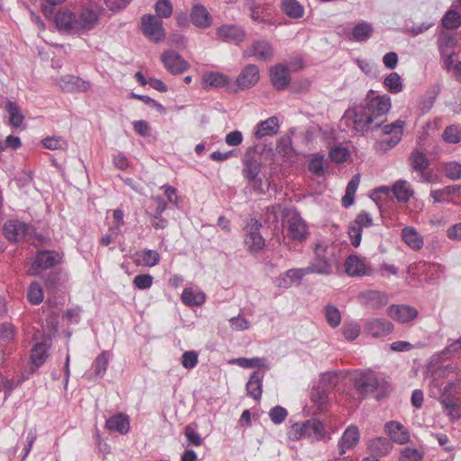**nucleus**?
<instances>
[{
	"label": "nucleus",
	"mask_w": 461,
	"mask_h": 461,
	"mask_svg": "<svg viewBox=\"0 0 461 461\" xmlns=\"http://www.w3.org/2000/svg\"><path fill=\"white\" fill-rule=\"evenodd\" d=\"M281 8L286 15L292 18H301L303 15V8L296 0H283Z\"/></svg>",
	"instance_id": "43"
},
{
	"label": "nucleus",
	"mask_w": 461,
	"mask_h": 461,
	"mask_svg": "<svg viewBox=\"0 0 461 461\" xmlns=\"http://www.w3.org/2000/svg\"><path fill=\"white\" fill-rule=\"evenodd\" d=\"M443 172L446 177L451 180L461 178V163L456 161L447 162L443 166Z\"/></svg>",
	"instance_id": "50"
},
{
	"label": "nucleus",
	"mask_w": 461,
	"mask_h": 461,
	"mask_svg": "<svg viewBox=\"0 0 461 461\" xmlns=\"http://www.w3.org/2000/svg\"><path fill=\"white\" fill-rule=\"evenodd\" d=\"M411 167L418 172L424 171L429 167V160L425 154L420 151H413L410 156Z\"/></svg>",
	"instance_id": "47"
},
{
	"label": "nucleus",
	"mask_w": 461,
	"mask_h": 461,
	"mask_svg": "<svg viewBox=\"0 0 461 461\" xmlns=\"http://www.w3.org/2000/svg\"><path fill=\"white\" fill-rule=\"evenodd\" d=\"M393 330V323L385 319L368 320L365 324V330L374 338L387 336Z\"/></svg>",
	"instance_id": "17"
},
{
	"label": "nucleus",
	"mask_w": 461,
	"mask_h": 461,
	"mask_svg": "<svg viewBox=\"0 0 461 461\" xmlns=\"http://www.w3.org/2000/svg\"><path fill=\"white\" fill-rule=\"evenodd\" d=\"M454 371L455 368L450 366L436 368L429 376V395L438 400L443 407V411L451 420H457L461 417V402L456 394L461 390V379L449 381L445 386H442L441 382Z\"/></svg>",
	"instance_id": "1"
},
{
	"label": "nucleus",
	"mask_w": 461,
	"mask_h": 461,
	"mask_svg": "<svg viewBox=\"0 0 461 461\" xmlns=\"http://www.w3.org/2000/svg\"><path fill=\"white\" fill-rule=\"evenodd\" d=\"M270 79L274 87L277 90L285 89L290 84V71L287 66L277 64L270 68Z\"/></svg>",
	"instance_id": "18"
},
{
	"label": "nucleus",
	"mask_w": 461,
	"mask_h": 461,
	"mask_svg": "<svg viewBox=\"0 0 461 461\" xmlns=\"http://www.w3.org/2000/svg\"><path fill=\"white\" fill-rule=\"evenodd\" d=\"M61 260V256L51 250H41L36 255L35 260L32 265V275H38L40 270H44L54 267Z\"/></svg>",
	"instance_id": "11"
},
{
	"label": "nucleus",
	"mask_w": 461,
	"mask_h": 461,
	"mask_svg": "<svg viewBox=\"0 0 461 461\" xmlns=\"http://www.w3.org/2000/svg\"><path fill=\"white\" fill-rule=\"evenodd\" d=\"M216 36L221 41L238 45L245 40L246 32L235 24H223L216 29Z\"/></svg>",
	"instance_id": "10"
},
{
	"label": "nucleus",
	"mask_w": 461,
	"mask_h": 461,
	"mask_svg": "<svg viewBox=\"0 0 461 461\" xmlns=\"http://www.w3.org/2000/svg\"><path fill=\"white\" fill-rule=\"evenodd\" d=\"M142 31L145 36L154 42H159L165 39L163 23L152 14H146L141 18Z\"/></svg>",
	"instance_id": "8"
},
{
	"label": "nucleus",
	"mask_w": 461,
	"mask_h": 461,
	"mask_svg": "<svg viewBox=\"0 0 461 461\" xmlns=\"http://www.w3.org/2000/svg\"><path fill=\"white\" fill-rule=\"evenodd\" d=\"M402 239L414 250H419L423 246L422 236L413 227L403 228L402 230Z\"/></svg>",
	"instance_id": "32"
},
{
	"label": "nucleus",
	"mask_w": 461,
	"mask_h": 461,
	"mask_svg": "<svg viewBox=\"0 0 461 461\" xmlns=\"http://www.w3.org/2000/svg\"><path fill=\"white\" fill-rule=\"evenodd\" d=\"M261 168L260 159L256 157L251 149H248L242 159V176L258 194H264L268 188V184L265 187L260 176Z\"/></svg>",
	"instance_id": "4"
},
{
	"label": "nucleus",
	"mask_w": 461,
	"mask_h": 461,
	"mask_svg": "<svg viewBox=\"0 0 461 461\" xmlns=\"http://www.w3.org/2000/svg\"><path fill=\"white\" fill-rule=\"evenodd\" d=\"M326 320L328 323L335 328L338 327L341 321V315L339 311L334 306H327L325 310Z\"/></svg>",
	"instance_id": "57"
},
{
	"label": "nucleus",
	"mask_w": 461,
	"mask_h": 461,
	"mask_svg": "<svg viewBox=\"0 0 461 461\" xmlns=\"http://www.w3.org/2000/svg\"><path fill=\"white\" fill-rule=\"evenodd\" d=\"M265 376V371L256 370L254 371L246 384L248 394L256 401H259L262 394L263 379Z\"/></svg>",
	"instance_id": "27"
},
{
	"label": "nucleus",
	"mask_w": 461,
	"mask_h": 461,
	"mask_svg": "<svg viewBox=\"0 0 461 461\" xmlns=\"http://www.w3.org/2000/svg\"><path fill=\"white\" fill-rule=\"evenodd\" d=\"M374 32L372 24L366 22L357 23L348 35L350 41H367Z\"/></svg>",
	"instance_id": "35"
},
{
	"label": "nucleus",
	"mask_w": 461,
	"mask_h": 461,
	"mask_svg": "<svg viewBox=\"0 0 461 461\" xmlns=\"http://www.w3.org/2000/svg\"><path fill=\"white\" fill-rule=\"evenodd\" d=\"M17 329L11 322L0 323V341L2 344H10L15 340Z\"/></svg>",
	"instance_id": "44"
},
{
	"label": "nucleus",
	"mask_w": 461,
	"mask_h": 461,
	"mask_svg": "<svg viewBox=\"0 0 461 461\" xmlns=\"http://www.w3.org/2000/svg\"><path fill=\"white\" fill-rule=\"evenodd\" d=\"M391 108L388 95H379L371 99L366 105H357L348 109L344 120L353 124L358 132L379 128L385 121V115Z\"/></svg>",
	"instance_id": "2"
},
{
	"label": "nucleus",
	"mask_w": 461,
	"mask_h": 461,
	"mask_svg": "<svg viewBox=\"0 0 461 461\" xmlns=\"http://www.w3.org/2000/svg\"><path fill=\"white\" fill-rule=\"evenodd\" d=\"M390 439L398 444H405L410 439L409 431L402 424L397 421H389L384 426Z\"/></svg>",
	"instance_id": "25"
},
{
	"label": "nucleus",
	"mask_w": 461,
	"mask_h": 461,
	"mask_svg": "<svg viewBox=\"0 0 461 461\" xmlns=\"http://www.w3.org/2000/svg\"><path fill=\"white\" fill-rule=\"evenodd\" d=\"M259 80V69L254 64L247 65L237 77V84L240 89H249Z\"/></svg>",
	"instance_id": "20"
},
{
	"label": "nucleus",
	"mask_w": 461,
	"mask_h": 461,
	"mask_svg": "<svg viewBox=\"0 0 461 461\" xmlns=\"http://www.w3.org/2000/svg\"><path fill=\"white\" fill-rule=\"evenodd\" d=\"M359 183H360L359 175L354 176L351 178V180L348 182L347 188H346V194L342 197V204L344 207L348 208L354 203V196L357 190Z\"/></svg>",
	"instance_id": "41"
},
{
	"label": "nucleus",
	"mask_w": 461,
	"mask_h": 461,
	"mask_svg": "<svg viewBox=\"0 0 461 461\" xmlns=\"http://www.w3.org/2000/svg\"><path fill=\"white\" fill-rule=\"evenodd\" d=\"M345 272L349 276H363L371 275V270L365 258L357 255H350L344 264Z\"/></svg>",
	"instance_id": "13"
},
{
	"label": "nucleus",
	"mask_w": 461,
	"mask_h": 461,
	"mask_svg": "<svg viewBox=\"0 0 461 461\" xmlns=\"http://www.w3.org/2000/svg\"><path fill=\"white\" fill-rule=\"evenodd\" d=\"M392 447L393 446L391 441L383 437L375 438L368 443L370 452L376 456L387 455L391 451Z\"/></svg>",
	"instance_id": "38"
},
{
	"label": "nucleus",
	"mask_w": 461,
	"mask_h": 461,
	"mask_svg": "<svg viewBox=\"0 0 461 461\" xmlns=\"http://www.w3.org/2000/svg\"><path fill=\"white\" fill-rule=\"evenodd\" d=\"M359 437L358 428L354 425L348 426L338 444L339 454L343 455L348 449L355 447L359 441Z\"/></svg>",
	"instance_id": "24"
},
{
	"label": "nucleus",
	"mask_w": 461,
	"mask_h": 461,
	"mask_svg": "<svg viewBox=\"0 0 461 461\" xmlns=\"http://www.w3.org/2000/svg\"><path fill=\"white\" fill-rule=\"evenodd\" d=\"M363 302L372 307L380 308L387 304L388 296L386 294L379 291H366L361 294Z\"/></svg>",
	"instance_id": "33"
},
{
	"label": "nucleus",
	"mask_w": 461,
	"mask_h": 461,
	"mask_svg": "<svg viewBox=\"0 0 461 461\" xmlns=\"http://www.w3.org/2000/svg\"><path fill=\"white\" fill-rule=\"evenodd\" d=\"M348 157L349 152L344 147L336 146L330 150V158L335 163H343Z\"/></svg>",
	"instance_id": "56"
},
{
	"label": "nucleus",
	"mask_w": 461,
	"mask_h": 461,
	"mask_svg": "<svg viewBox=\"0 0 461 461\" xmlns=\"http://www.w3.org/2000/svg\"><path fill=\"white\" fill-rule=\"evenodd\" d=\"M155 11L158 16L168 18L173 14V5L169 0H158L155 5Z\"/></svg>",
	"instance_id": "55"
},
{
	"label": "nucleus",
	"mask_w": 461,
	"mask_h": 461,
	"mask_svg": "<svg viewBox=\"0 0 461 461\" xmlns=\"http://www.w3.org/2000/svg\"><path fill=\"white\" fill-rule=\"evenodd\" d=\"M442 24L446 29L453 30L461 24V14L454 10H449L442 18Z\"/></svg>",
	"instance_id": "49"
},
{
	"label": "nucleus",
	"mask_w": 461,
	"mask_h": 461,
	"mask_svg": "<svg viewBox=\"0 0 461 461\" xmlns=\"http://www.w3.org/2000/svg\"><path fill=\"white\" fill-rule=\"evenodd\" d=\"M161 61L172 74H181L188 68V63L174 50H167L161 55Z\"/></svg>",
	"instance_id": "14"
},
{
	"label": "nucleus",
	"mask_w": 461,
	"mask_h": 461,
	"mask_svg": "<svg viewBox=\"0 0 461 461\" xmlns=\"http://www.w3.org/2000/svg\"><path fill=\"white\" fill-rule=\"evenodd\" d=\"M230 324L234 331H243L249 328V321L242 315L232 317L230 320Z\"/></svg>",
	"instance_id": "63"
},
{
	"label": "nucleus",
	"mask_w": 461,
	"mask_h": 461,
	"mask_svg": "<svg viewBox=\"0 0 461 461\" xmlns=\"http://www.w3.org/2000/svg\"><path fill=\"white\" fill-rule=\"evenodd\" d=\"M48 346L46 343H37L32 349L31 360L34 367H31V370L34 372L40 367L48 358Z\"/></svg>",
	"instance_id": "36"
},
{
	"label": "nucleus",
	"mask_w": 461,
	"mask_h": 461,
	"mask_svg": "<svg viewBox=\"0 0 461 461\" xmlns=\"http://www.w3.org/2000/svg\"><path fill=\"white\" fill-rule=\"evenodd\" d=\"M460 189L458 185H449L442 189H436L430 192V197L434 203H442L447 201V197L457 193Z\"/></svg>",
	"instance_id": "45"
},
{
	"label": "nucleus",
	"mask_w": 461,
	"mask_h": 461,
	"mask_svg": "<svg viewBox=\"0 0 461 461\" xmlns=\"http://www.w3.org/2000/svg\"><path fill=\"white\" fill-rule=\"evenodd\" d=\"M287 217V237L298 242L305 240L309 231L304 220L296 212L289 213Z\"/></svg>",
	"instance_id": "7"
},
{
	"label": "nucleus",
	"mask_w": 461,
	"mask_h": 461,
	"mask_svg": "<svg viewBox=\"0 0 461 461\" xmlns=\"http://www.w3.org/2000/svg\"><path fill=\"white\" fill-rule=\"evenodd\" d=\"M309 275L305 267L291 268L281 274L276 279V285L279 288H288L294 283H300L303 276Z\"/></svg>",
	"instance_id": "22"
},
{
	"label": "nucleus",
	"mask_w": 461,
	"mask_h": 461,
	"mask_svg": "<svg viewBox=\"0 0 461 461\" xmlns=\"http://www.w3.org/2000/svg\"><path fill=\"white\" fill-rule=\"evenodd\" d=\"M55 23L60 31L78 33L77 14L68 10L58 12L55 15Z\"/></svg>",
	"instance_id": "21"
},
{
	"label": "nucleus",
	"mask_w": 461,
	"mask_h": 461,
	"mask_svg": "<svg viewBox=\"0 0 461 461\" xmlns=\"http://www.w3.org/2000/svg\"><path fill=\"white\" fill-rule=\"evenodd\" d=\"M59 88L65 92H86L91 88V83L73 75L61 76L56 80Z\"/></svg>",
	"instance_id": "12"
},
{
	"label": "nucleus",
	"mask_w": 461,
	"mask_h": 461,
	"mask_svg": "<svg viewBox=\"0 0 461 461\" xmlns=\"http://www.w3.org/2000/svg\"><path fill=\"white\" fill-rule=\"evenodd\" d=\"M230 364L238 365L243 368L251 367H267L268 368L267 360L265 357H239L230 361Z\"/></svg>",
	"instance_id": "40"
},
{
	"label": "nucleus",
	"mask_w": 461,
	"mask_h": 461,
	"mask_svg": "<svg viewBox=\"0 0 461 461\" xmlns=\"http://www.w3.org/2000/svg\"><path fill=\"white\" fill-rule=\"evenodd\" d=\"M185 436L191 445L199 447L203 443V438L192 425H188L185 428Z\"/></svg>",
	"instance_id": "64"
},
{
	"label": "nucleus",
	"mask_w": 461,
	"mask_h": 461,
	"mask_svg": "<svg viewBox=\"0 0 461 461\" xmlns=\"http://www.w3.org/2000/svg\"><path fill=\"white\" fill-rule=\"evenodd\" d=\"M384 84L386 86V88L388 89V91L391 93L396 94L402 90V84L401 81V77L395 72L389 74L384 78Z\"/></svg>",
	"instance_id": "51"
},
{
	"label": "nucleus",
	"mask_w": 461,
	"mask_h": 461,
	"mask_svg": "<svg viewBox=\"0 0 461 461\" xmlns=\"http://www.w3.org/2000/svg\"><path fill=\"white\" fill-rule=\"evenodd\" d=\"M190 18L193 24L200 29L209 28L212 23V18L208 10L201 4L193 5Z\"/></svg>",
	"instance_id": "23"
},
{
	"label": "nucleus",
	"mask_w": 461,
	"mask_h": 461,
	"mask_svg": "<svg viewBox=\"0 0 461 461\" xmlns=\"http://www.w3.org/2000/svg\"><path fill=\"white\" fill-rule=\"evenodd\" d=\"M392 191L399 202H408L413 194V190L405 180L397 181Z\"/></svg>",
	"instance_id": "39"
},
{
	"label": "nucleus",
	"mask_w": 461,
	"mask_h": 461,
	"mask_svg": "<svg viewBox=\"0 0 461 461\" xmlns=\"http://www.w3.org/2000/svg\"><path fill=\"white\" fill-rule=\"evenodd\" d=\"M43 146L48 149H65L68 143L62 138L48 137L42 140Z\"/></svg>",
	"instance_id": "58"
},
{
	"label": "nucleus",
	"mask_w": 461,
	"mask_h": 461,
	"mask_svg": "<svg viewBox=\"0 0 461 461\" xmlns=\"http://www.w3.org/2000/svg\"><path fill=\"white\" fill-rule=\"evenodd\" d=\"M335 247L324 240L315 243L313 248V258L305 267L309 274L330 276L333 272V267L337 264Z\"/></svg>",
	"instance_id": "3"
},
{
	"label": "nucleus",
	"mask_w": 461,
	"mask_h": 461,
	"mask_svg": "<svg viewBox=\"0 0 461 461\" xmlns=\"http://www.w3.org/2000/svg\"><path fill=\"white\" fill-rule=\"evenodd\" d=\"M423 454L417 448L405 447L402 450L401 461H422Z\"/></svg>",
	"instance_id": "60"
},
{
	"label": "nucleus",
	"mask_w": 461,
	"mask_h": 461,
	"mask_svg": "<svg viewBox=\"0 0 461 461\" xmlns=\"http://www.w3.org/2000/svg\"><path fill=\"white\" fill-rule=\"evenodd\" d=\"M27 298L29 302L32 304H39L43 300V290L41 286L36 283L32 282L28 289Z\"/></svg>",
	"instance_id": "52"
},
{
	"label": "nucleus",
	"mask_w": 461,
	"mask_h": 461,
	"mask_svg": "<svg viewBox=\"0 0 461 461\" xmlns=\"http://www.w3.org/2000/svg\"><path fill=\"white\" fill-rule=\"evenodd\" d=\"M442 139L450 144L461 142V127L455 124L447 126L442 133Z\"/></svg>",
	"instance_id": "46"
},
{
	"label": "nucleus",
	"mask_w": 461,
	"mask_h": 461,
	"mask_svg": "<svg viewBox=\"0 0 461 461\" xmlns=\"http://www.w3.org/2000/svg\"><path fill=\"white\" fill-rule=\"evenodd\" d=\"M274 54L273 45L267 40L255 41L243 51L244 57L255 58L259 61L271 60L274 58Z\"/></svg>",
	"instance_id": "6"
},
{
	"label": "nucleus",
	"mask_w": 461,
	"mask_h": 461,
	"mask_svg": "<svg viewBox=\"0 0 461 461\" xmlns=\"http://www.w3.org/2000/svg\"><path fill=\"white\" fill-rule=\"evenodd\" d=\"M279 131V121L276 116L267 118L258 123L254 136L260 140L264 137L276 135Z\"/></svg>",
	"instance_id": "28"
},
{
	"label": "nucleus",
	"mask_w": 461,
	"mask_h": 461,
	"mask_svg": "<svg viewBox=\"0 0 461 461\" xmlns=\"http://www.w3.org/2000/svg\"><path fill=\"white\" fill-rule=\"evenodd\" d=\"M378 384V378L373 372L362 373L355 380V387L362 395L375 392Z\"/></svg>",
	"instance_id": "19"
},
{
	"label": "nucleus",
	"mask_w": 461,
	"mask_h": 461,
	"mask_svg": "<svg viewBox=\"0 0 461 461\" xmlns=\"http://www.w3.org/2000/svg\"><path fill=\"white\" fill-rule=\"evenodd\" d=\"M105 428L110 431H117L120 434H127L130 430L129 418L122 413L110 417L105 422Z\"/></svg>",
	"instance_id": "31"
},
{
	"label": "nucleus",
	"mask_w": 461,
	"mask_h": 461,
	"mask_svg": "<svg viewBox=\"0 0 461 461\" xmlns=\"http://www.w3.org/2000/svg\"><path fill=\"white\" fill-rule=\"evenodd\" d=\"M360 334V325L357 322L351 321L343 326V335L348 340H354Z\"/></svg>",
	"instance_id": "59"
},
{
	"label": "nucleus",
	"mask_w": 461,
	"mask_h": 461,
	"mask_svg": "<svg viewBox=\"0 0 461 461\" xmlns=\"http://www.w3.org/2000/svg\"><path fill=\"white\" fill-rule=\"evenodd\" d=\"M110 357L111 355L108 351H103L95 357L93 367L95 368V374L96 375H103L105 373Z\"/></svg>",
	"instance_id": "48"
},
{
	"label": "nucleus",
	"mask_w": 461,
	"mask_h": 461,
	"mask_svg": "<svg viewBox=\"0 0 461 461\" xmlns=\"http://www.w3.org/2000/svg\"><path fill=\"white\" fill-rule=\"evenodd\" d=\"M446 59L444 60V65L447 70H452L458 79L461 80V61H455L452 53L443 54Z\"/></svg>",
	"instance_id": "61"
},
{
	"label": "nucleus",
	"mask_w": 461,
	"mask_h": 461,
	"mask_svg": "<svg viewBox=\"0 0 461 461\" xmlns=\"http://www.w3.org/2000/svg\"><path fill=\"white\" fill-rule=\"evenodd\" d=\"M229 83V77L220 72H206L202 77V86L206 90L222 87Z\"/></svg>",
	"instance_id": "29"
},
{
	"label": "nucleus",
	"mask_w": 461,
	"mask_h": 461,
	"mask_svg": "<svg viewBox=\"0 0 461 461\" xmlns=\"http://www.w3.org/2000/svg\"><path fill=\"white\" fill-rule=\"evenodd\" d=\"M198 363V354L194 350L185 351L181 357V364L186 369L194 368Z\"/></svg>",
	"instance_id": "62"
},
{
	"label": "nucleus",
	"mask_w": 461,
	"mask_h": 461,
	"mask_svg": "<svg viewBox=\"0 0 461 461\" xmlns=\"http://www.w3.org/2000/svg\"><path fill=\"white\" fill-rule=\"evenodd\" d=\"M3 231L7 240L18 242L28 233V226L18 220H10L5 223Z\"/></svg>",
	"instance_id": "16"
},
{
	"label": "nucleus",
	"mask_w": 461,
	"mask_h": 461,
	"mask_svg": "<svg viewBox=\"0 0 461 461\" xmlns=\"http://www.w3.org/2000/svg\"><path fill=\"white\" fill-rule=\"evenodd\" d=\"M328 390L324 387L314 388L312 392V401L321 410L328 402Z\"/></svg>",
	"instance_id": "53"
},
{
	"label": "nucleus",
	"mask_w": 461,
	"mask_h": 461,
	"mask_svg": "<svg viewBox=\"0 0 461 461\" xmlns=\"http://www.w3.org/2000/svg\"><path fill=\"white\" fill-rule=\"evenodd\" d=\"M5 110L9 113L10 124L14 128L20 127L24 120V116L18 105L14 102L8 101L5 104Z\"/></svg>",
	"instance_id": "42"
},
{
	"label": "nucleus",
	"mask_w": 461,
	"mask_h": 461,
	"mask_svg": "<svg viewBox=\"0 0 461 461\" xmlns=\"http://www.w3.org/2000/svg\"><path fill=\"white\" fill-rule=\"evenodd\" d=\"M306 437L311 441H320L325 438L326 430L321 421L310 419L304 421Z\"/></svg>",
	"instance_id": "30"
},
{
	"label": "nucleus",
	"mask_w": 461,
	"mask_h": 461,
	"mask_svg": "<svg viewBox=\"0 0 461 461\" xmlns=\"http://www.w3.org/2000/svg\"><path fill=\"white\" fill-rule=\"evenodd\" d=\"M181 299L188 306H200L205 302V294L202 291L186 287L181 294Z\"/></svg>",
	"instance_id": "37"
},
{
	"label": "nucleus",
	"mask_w": 461,
	"mask_h": 461,
	"mask_svg": "<svg viewBox=\"0 0 461 461\" xmlns=\"http://www.w3.org/2000/svg\"><path fill=\"white\" fill-rule=\"evenodd\" d=\"M373 225V219L368 212H362L349 223L348 236L352 246L358 247L361 242L362 230Z\"/></svg>",
	"instance_id": "9"
},
{
	"label": "nucleus",
	"mask_w": 461,
	"mask_h": 461,
	"mask_svg": "<svg viewBox=\"0 0 461 461\" xmlns=\"http://www.w3.org/2000/svg\"><path fill=\"white\" fill-rule=\"evenodd\" d=\"M287 435L288 438L294 441L307 438L304 421L293 424L289 428Z\"/></svg>",
	"instance_id": "54"
},
{
	"label": "nucleus",
	"mask_w": 461,
	"mask_h": 461,
	"mask_svg": "<svg viewBox=\"0 0 461 461\" xmlns=\"http://www.w3.org/2000/svg\"><path fill=\"white\" fill-rule=\"evenodd\" d=\"M388 315L394 321L406 323L418 316V311L405 304H393L387 309Z\"/></svg>",
	"instance_id": "15"
},
{
	"label": "nucleus",
	"mask_w": 461,
	"mask_h": 461,
	"mask_svg": "<svg viewBox=\"0 0 461 461\" xmlns=\"http://www.w3.org/2000/svg\"><path fill=\"white\" fill-rule=\"evenodd\" d=\"M260 223L255 221L250 231L246 235L244 243L250 252H258L265 247V240L259 232Z\"/></svg>",
	"instance_id": "26"
},
{
	"label": "nucleus",
	"mask_w": 461,
	"mask_h": 461,
	"mask_svg": "<svg viewBox=\"0 0 461 461\" xmlns=\"http://www.w3.org/2000/svg\"><path fill=\"white\" fill-rule=\"evenodd\" d=\"M101 9L96 5L83 6L77 14L78 33L93 30L98 23Z\"/></svg>",
	"instance_id": "5"
},
{
	"label": "nucleus",
	"mask_w": 461,
	"mask_h": 461,
	"mask_svg": "<svg viewBox=\"0 0 461 461\" xmlns=\"http://www.w3.org/2000/svg\"><path fill=\"white\" fill-rule=\"evenodd\" d=\"M160 260L158 252L153 249H143L135 254V262L139 266L155 267Z\"/></svg>",
	"instance_id": "34"
}]
</instances>
